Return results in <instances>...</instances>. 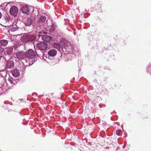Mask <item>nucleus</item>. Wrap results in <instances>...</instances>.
<instances>
[{
  "instance_id": "obj_1",
  "label": "nucleus",
  "mask_w": 151,
  "mask_h": 151,
  "mask_svg": "<svg viewBox=\"0 0 151 151\" xmlns=\"http://www.w3.org/2000/svg\"><path fill=\"white\" fill-rule=\"evenodd\" d=\"M26 59L28 58L29 64H32L36 60L37 57L35 55V51L32 49L29 50L26 53Z\"/></svg>"
},
{
  "instance_id": "obj_2",
  "label": "nucleus",
  "mask_w": 151,
  "mask_h": 151,
  "mask_svg": "<svg viewBox=\"0 0 151 151\" xmlns=\"http://www.w3.org/2000/svg\"><path fill=\"white\" fill-rule=\"evenodd\" d=\"M36 37L34 35H27L22 36L21 38V41L23 43H27L32 42L35 40Z\"/></svg>"
},
{
  "instance_id": "obj_3",
  "label": "nucleus",
  "mask_w": 151,
  "mask_h": 151,
  "mask_svg": "<svg viewBox=\"0 0 151 151\" xmlns=\"http://www.w3.org/2000/svg\"><path fill=\"white\" fill-rule=\"evenodd\" d=\"M37 47L40 50H45L48 47V44L45 42H42L37 43Z\"/></svg>"
},
{
  "instance_id": "obj_4",
  "label": "nucleus",
  "mask_w": 151,
  "mask_h": 151,
  "mask_svg": "<svg viewBox=\"0 0 151 151\" xmlns=\"http://www.w3.org/2000/svg\"><path fill=\"white\" fill-rule=\"evenodd\" d=\"M17 57L19 60H27L26 57V53L22 51L18 52L16 53Z\"/></svg>"
},
{
  "instance_id": "obj_5",
  "label": "nucleus",
  "mask_w": 151,
  "mask_h": 151,
  "mask_svg": "<svg viewBox=\"0 0 151 151\" xmlns=\"http://www.w3.org/2000/svg\"><path fill=\"white\" fill-rule=\"evenodd\" d=\"M18 8L16 6H13L10 8L9 13L11 15L15 17L18 14Z\"/></svg>"
},
{
  "instance_id": "obj_6",
  "label": "nucleus",
  "mask_w": 151,
  "mask_h": 151,
  "mask_svg": "<svg viewBox=\"0 0 151 151\" xmlns=\"http://www.w3.org/2000/svg\"><path fill=\"white\" fill-rule=\"evenodd\" d=\"M42 40L45 42H49L52 39V37L50 36L44 35L42 37Z\"/></svg>"
},
{
  "instance_id": "obj_7",
  "label": "nucleus",
  "mask_w": 151,
  "mask_h": 151,
  "mask_svg": "<svg viewBox=\"0 0 151 151\" xmlns=\"http://www.w3.org/2000/svg\"><path fill=\"white\" fill-rule=\"evenodd\" d=\"M30 7L28 6H23L22 9V12L24 14H28L30 11Z\"/></svg>"
},
{
  "instance_id": "obj_8",
  "label": "nucleus",
  "mask_w": 151,
  "mask_h": 151,
  "mask_svg": "<svg viewBox=\"0 0 151 151\" xmlns=\"http://www.w3.org/2000/svg\"><path fill=\"white\" fill-rule=\"evenodd\" d=\"M14 66V62L12 60V59H9V61L7 62L6 66V68H13Z\"/></svg>"
},
{
  "instance_id": "obj_9",
  "label": "nucleus",
  "mask_w": 151,
  "mask_h": 151,
  "mask_svg": "<svg viewBox=\"0 0 151 151\" xmlns=\"http://www.w3.org/2000/svg\"><path fill=\"white\" fill-rule=\"evenodd\" d=\"M57 53V51L54 49L50 50L48 52V55L51 57H54Z\"/></svg>"
},
{
  "instance_id": "obj_10",
  "label": "nucleus",
  "mask_w": 151,
  "mask_h": 151,
  "mask_svg": "<svg viewBox=\"0 0 151 151\" xmlns=\"http://www.w3.org/2000/svg\"><path fill=\"white\" fill-rule=\"evenodd\" d=\"M33 20L30 18H28L26 21L25 24L27 26H30L33 23Z\"/></svg>"
},
{
  "instance_id": "obj_11",
  "label": "nucleus",
  "mask_w": 151,
  "mask_h": 151,
  "mask_svg": "<svg viewBox=\"0 0 151 151\" xmlns=\"http://www.w3.org/2000/svg\"><path fill=\"white\" fill-rule=\"evenodd\" d=\"M12 74L13 76L15 77H17L19 75V72L17 70L13 71Z\"/></svg>"
},
{
  "instance_id": "obj_12",
  "label": "nucleus",
  "mask_w": 151,
  "mask_h": 151,
  "mask_svg": "<svg viewBox=\"0 0 151 151\" xmlns=\"http://www.w3.org/2000/svg\"><path fill=\"white\" fill-rule=\"evenodd\" d=\"M8 43V42L6 40H2L0 41V44L2 46H5Z\"/></svg>"
},
{
  "instance_id": "obj_13",
  "label": "nucleus",
  "mask_w": 151,
  "mask_h": 151,
  "mask_svg": "<svg viewBox=\"0 0 151 151\" xmlns=\"http://www.w3.org/2000/svg\"><path fill=\"white\" fill-rule=\"evenodd\" d=\"M53 47L54 48L57 49L59 51L60 50V47L59 44L55 42L53 43Z\"/></svg>"
},
{
  "instance_id": "obj_14",
  "label": "nucleus",
  "mask_w": 151,
  "mask_h": 151,
  "mask_svg": "<svg viewBox=\"0 0 151 151\" xmlns=\"http://www.w3.org/2000/svg\"><path fill=\"white\" fill-rule=\"evenodd\" d=\"M46 20V17L45 16H42L40 19L39 23H42L44 22Z\"/></svg>"
},
{
  "instance_id": "obj_15",
  "label": "nucleus",
  "mask_w": 151,
  "mask_h": 151,
  "mask_svg": "<svg viewBox=\"0 0 151 151\" xmlns=\"http://www.w3.org/2000/svg\"><path fill=\"white\" fill-rule=\"evenodd\" d=\"M18 29L17 27L16 26H12L10 28V30L12 32H14L16 31Z\"/></svg>"
},
{
  "instance_id": "obj_16",
  "label": "nucleus",
  "mask_w": 151,
  "mask_h": 151,
  "mask_svg": "<svg viewBox=\"0 0 151 151\" xmlns=\"http://www.w3.org/2000/svg\"><path fill=\"white\" fill-rule=\"evenodd\" d=\"M13 49L12 48H8L6 50L7 53L8 54H11L12 53Z\"/></svg>"
},
{
  "instance_id": "obj_17",
  "label": "nucleus",
  "mask_w": 151,
  "mask_h": 151,
  "mask_svg": "<svg viewBox=\"0 0 151 151\" xmlns=\"http://www.w3.org/2000/svg\"><path fill=\"white\" fill-rule=\"evenodd\" d=\"M8 80L11 84L14 83L15 81L14 79L11 77H9Z\"/></svg>"
},
{
  "instance_id": "obj_18",
  "label": "nucleus",
  "mask_w": 151,
  "mask_h": 151,
  "mask_svg": "<svg viewBox=\"0 0 151 151\" xmlns=\"http://www.w3.org/2000/svg\"><path fill=\"white\" fill-rule=\"evenodd\" d=\"M116 134L117 135L120 136L122 135V132H121V130L120 129H119L117 130L116 131Z\"/></svg>"
},
{
  "instance_id": "obj_19",
  "label": "nucleus",
  "mask_w": 151,
  "mask_h": 151,
  "mask_svg": "<svg viewBox=\"0 0 151 151\" xmlns=\"http://www.w3.org/2000/svg\"><path fill=\"white\" fill-rule=\"evenodd\" d=\"M39 33H40V34H39V35H38V36L39 37H40L41 36H42V33L44 34H47V32H42V31H40V32H39Z\"/></svg>"
},
{
  "instance_id": "obj_20",
  "label": "nucleus",
  "mask_w": 151,
  "mask_h": 151,
  "mask_svg": "<svg viewBox=\"0 0 151 151\" xmlns=\"http://www.w3.org/2000/svg\"><path fill=\"white\" fill-rule=\"evenodd\" d=\"M2 16V15L1 13L0 12V19L1 18Z\"/></svg>"
},
{
  "instance_id": "obj_21",
  "label": "nucleus",
  "mask_w": 151,
  "mask_h": 151,
  "mask_svg": "<svg viewBox=\"0 0 151 151\" xmlns=\"http://www.w3.org/2000/svg\"><path fill=\"white\" fill-rule=\"evenodd\" d=\"M2 58V57L1 56H0V60H1V58Z\"/></svg>"
},
{
  "instance_id": "obj_22",
  "label": "nucleus",
  "mask_w": 151,
  "mask_h": 151,
  "mask_svg": "<svg viewBox=\"0 0 151 151\" xmlns=\"http://www.w3.org/2000/svg\"><path fill=\"white\" fill-rule=\"evenodd\" d=\"M0 89H2V88H0Z\"/></svg>"
}]
</instances>
